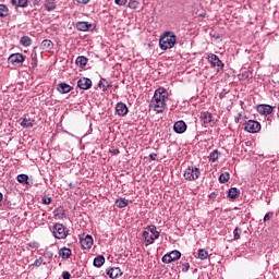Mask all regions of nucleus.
<instances>
[{"label": "nucleus", "mask_w": 279, "mask_h": 279, "mask_svg": "<svg viewBox=\"0 0 279 279\" xmlns=\"http://www.w3.org/2000/svg\"><path fill=\"white\" fill-rule=\"evenodd\" d=\"M76 2L81 5H87V3H90V0H76Z\"/></svg>", "instance_id": "nucleus-43"}, {"label": "nucleus", "mask_w": 279, "mask_h": 279, "mask_svg": "<svg viewBox=\"0 0 279 279\" xmlns=\"http://www.w3.org/2000/svg\"><path fill=\"white\" fill-rule=\"evenodd\" d=\"M71 250L63 247L61 250H59V256H61V258H63L64 260H66V258H71Z\"/></svg>", "instance_id": "nucleus-21"}, {"label": "nucleus", "mask_w": 279, "mask_h": 279, "mask_svg": "<svg viewBox=\"0 0 279 279\" xmlns=\"http://www.w3.org/2000/svg\"><path fill=\"white\" fill-rule=\"evenodd\" d=\"M54 239H66L69 236V229L62 223H56L52 228Z\"/></svg>", "instance_id": "nucleus-4"}, {"label": "nucleus", "mask_w": 279, "mask_h": 279, "mask_svg": "<svg viewBox=\"0 0 279 279\" xmlns=\"http://www.w3.org/2000/svg\"><path fill=\"white\" fill-rule=\"evenodd\" d=\"M116 5H125L128 0H114Z\"/></svg>", "instance_id": "nucleus-39"}, {"label": "nucleus", "mask_w": 279, "mask_h": 279, "mask_svg": "<svg viewBox=\"0 0 279 279\" xmlns=\"http://www.w3.org/2000/svg\"><path fill=\"white\" fill-rule=\"evenodd\" d=\"M129 8H130L131 10H136V8H138V1H136V0H130V1H129Z\"/></svg>", "instance_id": "nucleus-37"}, {"label": "nucleus", "mask_w": 279, "mask_h": 279, "mask_svg": "<svg viewBox=\"0 0 279 279\" xmlns=\"http://www.w3.org/2000/svg\"><path fill=\"white\" fill-rule=\"evenodd\" d=\"M73 89V87H71V85L66 84V83H59L57 85V90L61 94V95H66V93H71V90Z\"/></svg>", "instance_id": "nucleus-15"}, {"label": "nucleus", "mask_w": 279, "mask_h": 279, "mask_svg": "<svg viewBox=\"0 0 279 279\" xmlns=\"http://www.w3.org/2000/svg\"><path fill=\"white\" fill-rule=\"evenodd\" d=\"M189 269H191V265L189 263L182 264V271L186 272Z\"/></svg>", "instance_id": "nucleus-38"}, {"label": "nucleus", "mask_w": 279, "mask_h": 279, "mask_svg": "<svg viewBox=\"0 0 279 279\" xmlns=\"http://www.w3.org/2000/svg\"><path fill=\"white\" fill-rule=\"evenodd\" d=\"M123 272H121V268L119 267H114V268H110L107 270V276H109V278H119V276H122Z\"/></svg>", "instance_id": "nucleus-17"}, {"label": "nucleus", "mask_w": 279, "mask_h": 279, "mask_svg": "<svg viewBox=\"0 0 279 279\" xmlns=\"http://www.w3.org/2000/svg\"><path fill=\"white\" fill-rule=\"evenodd\" d=\"M149 158H150V160H156V158H158V155L156 153H151L149 155Z\"/></svg>", "instance_id": "nucleus-45"}, {"label": "nucleus", "mask_w": 279, "mask_h": 279, "mask_svg": "<svg viewBox=\"0 0 279 279\" xmlns=\"http://www.w3.org/2000/svg\"><path fill=\"white\" fill-rule=\"evenodd\" d=\"M0 202H3V194L0 192Z\"/></svg>", "instance_id": "nucleus-50"}, {"label": "nucleus", "mask_w": 279, "mask_h": 279, "mask_svg": "<svg viewBox=\"0 0 279 279\" xmlns=\"http://www.w3.org/2000/svg\"><path fill=\"white\" fill-rule=\"evenodd\" d=\"M167 89L158 88L155 90V95L153 97L151 104L156 112H165V108H167Z\"/></svg>", "instance_id": "nucleus-1"}, {"label": "nucleus", "mask_w": 279, "mask_h": 279, "mask_svg": "<svg viewBox=\"0 0 279 279\" xmlns=\"http://www.w3.org/2000/svg\"><path fill=\"white\" fill-rule=\"evenodd\" d=\"M62 278H63V279H71V272H69V271H63V272H62Z\"/></svg>", "instance_id": "nucleus-42"}, {"label": "nucleus", "mask_w": 279, "mask_h": 279, "mask_svg": "<svg viewBox=\"0 0 279 279\" xmlns=\"http://www.w3.org/2000/svg\"><path fill=\"white\" fill-rule=\"evenodd\" d=\"M181 257H182V253H180V251H172L169 254H166L161 258V260L166 265H169V263H173V260H180Z\"/></svg>", "instance_id": "nucleus-6"}, {"label": "nucleus", "mask_w": 279, "mask_h": 279, "mask_svg": "<svg viewBox=\"0 0 279 279\" xmlns=\"http://www.w3.org/2000/svg\"><path fill=\"white\" fill-rule=\"evenodd\" d=\"M257 112L267 117L268 114H271V112H274V107L270 105H258Z\"/></svg>", "instance_id": "nucleus-12"}, {"label": "nucleus", "mask_w": 279, "mask_h": 279, "mask_svg": "<svg viewBox=\"0 0 279 279\" xmlns=\"http://www.w3.org/2000/svg\"><path fill=\"white\" fill-rule=\"evenodd\" d=\"M130 112V109H128V105L125 102H118L116 105V114L119 117H125Z\"/></svg>", "instance_id": "nucleus-10"}, {"label": "nucleus", "mask_w": 279, "mask_h": 279, "mask_svg": "<svg viewBox=\"0 0 279 279\" xmlns=\"http://www.w3.org/2000/svg\"><path fill=\"white\" fill-rule=\"evenodd\" d=\"M243 233V230H241V228L236 227L233 230V239L234 241H239V239H241V234Z\"/></svg>", "instance_id": "nucleus-34"}, {"label": "nucleus", "mask_w": 279, "mask_h": 279, "mask_svg": "<svg viewBox=\"0 0 279 279\" xmlns=\"http://www.w3.org/2000/svg\"><path fill=\"white\" fill-rule=\"evenodd\" d=\"M41 49L46 51H51V49H53V41H51L50 39H44L41 41Z\"/></svg>", "instance_id": "nucleus-20"}, {"label": "nucleus", "mask_w": 279, "mask_h": 279, "mask_svg": "<svg viewBox=\"0 0 279 279\" xmlns=\"http://www.w3.org/2000/svg\"><path fill=\"white\" fill-rule=\"evenodd\" d=\"M128 204H130V201H128L125 198H119L116 201V206H118V208H125V206H128Z\"/></svg>", "instance_id": "nucleus-30"}, {"label": "nucleus", "mask_w": 279, "mask_h": 279, "mask_svg": "<svg viewBox=\"0 0 279 279\" xmlns=\"http://www.w3.org/2000/svg\"><path fill=\"white\" fill-rule=\"evenodd\" d=\"M201 119H202L203 123H205V124L213 123V113L202 112Z\"/></svg>", "instance_id": "nucleus-19"}, {"label": "nucleus", "mask_w": 279, "mask_h": 279, "mask_svg": "<svg viewBox=\"0 0 279 279\" xmlns=\"http://www.w3.org/2000/svg\"><path fill=\"white\" fill-rule=\"evenodd\" d=\"M218 159H219V150L211 151L209 155V160L211 162H217Z\"/></svg>", "instance_id": "nucleus-35"}, {"label": "nucleus", "mask_w": 279, "mask_h": 279, "mask_svg": "<svg viewBox=\"0 0 279 279\" xmlns=\"http://www.w3.org/2000/svg\"><path fill=\"white\" fill-rule=\"evenodd\" d=\"M241 113H239V117L238 118H235V123H239V121H241Z\"/></svg>", "instance_id": "nucleus-48"}, {"label": "nucleus", "mask_w": 279, "mask_h": 279, "mask_svg": "<svg viewBox=\"0 0 279 279\" xmlns=\"http://www.w3.org/2000/svg\"><path fill=\"white\" fill-rule=\"evenodd\" d=\"M245 132L250 134H256L260 130V122L256 120H248L244 126Z\"/></svg>", "instance_id": "nucleus-5"}, {"label": "nucleus", "mask_w": 279, "mask_h": 279, "mask_svg": "<svg viewBox=\"0 0 279 279\" xmlns=\"http://www.w3.org/2000/svg\"><path fill=\"white\" fill-rule=\"evenodd\" d=\"M93 236L86 235L85 239L81 240V245L83 250H90L93 247Z\"/></svg>", "instance_id": "nucleus-16"}, {"label": "nucleus", "mask_w": 279, "mask_h": 279, "mask_svg": "<svg viewBox=\"0 0 279 279\" xmlns=\"http://www.w3.org/2000/svg\"><path fill=\"white\" fill-rule=\"evenodd\" d=\"M29 0H11L12 5L15 8H27V3Z\"/></svg>", "instance_id": "nucleus-26"}, {"label": "nucleus", "mask_w": 279, "mask_h": 279, "mask_svg": "<svg viewBox=\"0 0 279 279\" xmlns=\"http://www.w3.org/2000/svg\"><path fill=\"white\" fill-rule=\"evenodd\" d=\"M104 263H106V257L102 255H98L94 258V267H102Z\"/></svg>", "instance_id": "nucleus-25"}, {"label": "nucleus", "mask_w": 279, "mask_h": 279, "mask_svg": "<svg viewBox=\"0 0 279 279\" xmlns=\"http://www.w3.org/2000/svg\"><path fill=\"white\" fill-rule=\"evenodd\" d=\"M209 198H210V199H217V194H216V193L209 194Z\"/></svg>", "instance_id": "nucleus-46"}, {"label": "nucleus", "mask_w": 279, "mask_h": 279, "mask_svg": "<svg viewBox=\"0 0 279 279\" xmlns=\"http://www.w3.org/2000/svg\"><path fill=\"white\" fill-rule=\"evenodd\" d=\"M229 180H230V173L228 172L221 173L219 177L220 184H226V182H228Z\"/></svg>", "instance_id": "nucleus-32"}, {"label": "nucleus", "mask_w": 279, "mask_h": 279, "mask_svg": "<svg viewBox=\"0 0 279 279\" xmlns=\"http://www.w3.org/2000/svg\"><path fill=\"white\" fill-rule=\"evenodd\" d=\"M10 16V9L5 4H0V19H5Z\"/></svg>", "instance_id": "nucleus-23"}, {"label": "nucleus", "mask_w": 279, "mask_h": 279, "mask_svg": "<svg viewBox=\"0 0 279 279\" xmlns=\"http://www.w3.org/2000/svg\"><path fill=\"white\" fill-rule=\"evenodd\" d=\"M27 180H29V177H27V174L17 175V182H20V184H26Z\"/></svg>", "instance_id": "nucleus-36"}, {"label": "nucleus", "mask_w": 279, "mask_h": 279, "mask_svg": "<svg viewBox=\"0 0 279 279\" xmlns=\"http://www.w3.org/2000/svg\"><path fill=\"white\" fill-rule=\"evenodd\" d=\"M239 194H240L239 189H236V187H231V189L229 190V192H228V197H229L230 199H236V197H239Z\"/></svg>", "instance_id": "nucleus-28"}, {"label": "nucleus", "mask_w": 279, "mask_h": 279, "mask_svg": "<svg viewBox=\"0 0 279 279\" xmlns=\"http://www.w3.org/2000/svg\"><path fill=\"white\" fill-rule=\"evenodd\" d=\"M20 45H22V47H32V37L23 36L20 39Z\"/></svg>", "instance_id": "nucleus-27"}, {"label": "nucleus", "mask_w": 279, "mask_h": 279, "mask_svg": "<svg viewBox=\"0 0 279 279\" xmlns=\"http://www.w3.org/2000/svg\"><path fill=\"white\" fill-rule=\"evenodd\" d=\"M271 217H274V214L271 213V214H266L265 216H264V221H269V219H271Z\"/></svg>", "instance_id": "nucleus-44"}, {"label": "nucleus", "mask_w": 279, "mask_h": 279, "mask_svg": "<svg viewBox=\"0 0 279 279\" xmlns=\"http://www.w3.org/2000/svg\"><path fill=\"white\" fill-rule=\"evenodd\" d=\"M90 27H93V24L88 22H77L76 23V29L78 32H89Z\"/></svg>", "instance_id": "nucleus-18"}, {"label": "nucleus", "mask_w": 279, "mask_h": 279, "mask_svg": "<svg viewBox=\"0 0 279 279\" xmlns=\"http://www.w3.org/2000/svg\"><path fill=\"white\" fill-rule=\"evenodd\" d=\"M173 130L177 134H184L186 132V122L185 121H177L173 125Z\"/></svg>", "instance_id": "nucleus-13"}, {"label": "nucleus", "mask_w": 279, "mask_h": 279, "mask_svg": "<svg viewBox=\"0 0 279 279\" xmlns=\"http://www.w3.org/2000/svg\"><path fill=\"white\" fill-rule=\"evenodd\" d=\"M146 232H149V234H153V236H155V239L160 238V232L158 230H156V226H154V225L148 226L146 228Z\"/></svg>", "instance_id": "nucleus-22"}, {"label": "nucleus", "mask_w": 279, "mask_h": 279, "mask_svg": "<svg viewBox=\"0 0 279 279\" xmlns=\"http://www.w3.org/2000/svg\"><path fill=\"white\" fill-rule=\"evenodd\" d=\"M43 204H45L46 206L51 204V197H47V196L43 197Z\"/></svg>", "instance_id": "nucleus-40"}, {"label": "nucleus", "mask_w": 279, "mask_h": 279, "mask_svg": "<svg viewBox=\"0 0 279 279\" xmlns=\"http://www.w3.org/2000/svg\"><path fill=\"white\" fill-rule=\"evenodd\" d=\"M41 0H34V5H40Z\"/></svg>", "instance_id": "nucleus-47"}, {"label": "nucleus", "mask_w": 279, "mask_h": 279, "mask_svg": "<svg viewBox=\"0 0 279 279\" xmlns=\"http://www.w3.org/2000/svg\"><path fill=\"white\" fill-rule=\"evenodd\" d=\"M198 258L201 260H206V258H208V251H206L204 248H199L198 250Z\"/></svg>", "instance_id": "nucleus-33"}, {"label": "nucleus", "mask_w": 279, "mask_h": 279, "mask_svg": "<svg viewBox=\"0 0 279 279\" xmlns=\"http://www.w3.org/2000/svg\"><path fill=\"white\" fill-rule=\"evenodd\" d=\"M184 179L187 180V182H195L202 175V172L199 171V168L195 166H190L184 171Z\"/></svg>", "instance_id": "nucleus-3"}, {"label": "nucleus", "mask_w": 279, "mask_h": 279, "mask_svg": "<svg viewBox=\"0 0 279 279\" xmlns=\"http://www.w3.org/2000/svg\"><path fill=\"white\" fill-rule=\"evenodd\" d=\"M114 156L119 155V149H113Z\"/></svg>", "instance_id": "nucleus-49"}, {"label": "nucleus", "mask_w": 279, "mask_h": 279, "mask_svg": "<svg viewBox=\"0 0 279 279\" xmlns=\"http://www.w3.org/2000/svg\"><path fill=\"white\" fill-rule=\"evenodd\" d=\"M43 7L46 12H53L58 8V0H44Z\"/></svg>", "instance_id": "nucleus-11"}, {"label": "nucleus", "mask_w": 279, "mask_h": 279, "mask_svg": "<svg viewBox=\"0 0 279 279\" xmlns=\"http://www.w3.org/2000/svg\"><path fill=\"white\" fill-rule=\"evenodd\" d=\"M142 236L146 246L154 245V242L156 241V239H158L154 234L149 233V231H144Z\"/></svg>", "instance_id": "nucleus-14"}, {"label": "nucleus", "mask_w": 279, "mask_h": 279, "mask_svg": "<svg viewBox=\"0 0 279 279\" xmlns=\"http://www.w3.org/2000/svg\"><path fill=\"white\" fill-rule=\"evenodd\" d=\"M208 62H210L211 66H218V69L223 70V62L219 60V57L215 53H210L207 57Z\"/></svg>", "instance_id": "nucleus-8"}, {"label": "nucleus", "mask_w": 279, "mask_h": 279, "mask_svg": "<svg viewBox=\"0 0 279 279\" xmlns=\"http://www.w3.org/2000/svg\"><path fill=\"white\" fill-rule=\"evenodd\" d=\"M8 61L11 63V64H23L25 62V56H23V53H12Z\"/></svg>", "instance_id": "nucleus-7"}, {"label": "nucleus", "mask_w": 279, "mask_h": 279, "mask_svg": "<svg viewBox=\"0 0 279 279\" xmlns=\"http://www.w3.org/2000/svg\"><path fill=\"white\" fill-rule=\"evenodd\" d=\"M43 257H39L38 259H36L35 262H34V265H35V267H40V265H43Z\"/></svg>", "instance_id": "nucleus-41"}, {"label": "nucleus", "mask_w": 279, "mask_h": 279, "mask_svg": "<svg viewBox=\"0 0 279 279\" xmlns=\"http://www.w3.org/2000/svg\"><path fill=\"white\" fill-rule=\"evenodd\" d=\"M22 128H34V123L29 118H24L21 122Z\"/></svg>", "instance_id": "nucleus-31"}, {"label": "nucleus", "mask_w": 279, "mask_h": 279, "mask_svg": "<svg viewBox=\"0 0 279 279\" xmlns=\"http://www.w3.org/2000/svg\"><path fill=\"white\" fill-rule=\"evenodd\" d=\"M93 86V81L90 78L82 77L77 81V87L81 90H88Z\"/></svg>", "instance_id": "nucleus-9"}, {"label": "nucleus", "mask_w": 279, "mask_h": 279, "mask_svg": "<svg viewBox=\"0 0 279 279\" xmlns=\"http://www.w3.org/2000/svg\"><path fill=\"white\" fill-rule=\"evenodd\" d=\"M33 64V66H36V63H32Z\"/></svg>", "instance_id": "nucleus-51"}, {"label": "nucleus", "mask_w": 279, "mask_h": 279, "mask_svg": "<svg viewBox=\"0 0 279 279\" xmlns=\"http://www.w3.org/2000/svg\"><path fill=\"white\" fill-rule=\"evenodd\" d=\"M76 64H77V66H81V69H84V66H86V64H88V58H86L84 56L77 57Z\"/></svg>", "instance_id": "nucleus-24"}, {"label": "nucleus", "mask_w": 279, "mask_h": 279, "mask_svg": "<svg viewBox=\"0 0 279 279\" xmlns=\"http://www.w3.org/2000/svg\"><path fill=\"white\" fill-rule=\"evenodd\" d=\"M177 40L178 38L173 32H165L159 39V47L162 49V51H167V49H173V47H175Z\"/></svg>", "instance_id": "nucleus-2"}, {"label": "nucleus", "mask_w": 279, "mask_h": 279, "mask_svg": "<svg viewBox=\"0 0 279 279\" xmlns=\"http://www.w3.org/2000/svg\"><path fill=\"white\" fill-rule=\"evenodd\" d=\"M99 88H102L104 92L108 90L110 88V83L106 78H101L98 83Z\"/></svg>", "instance_id": "nucleus-29"}]
</instances>
